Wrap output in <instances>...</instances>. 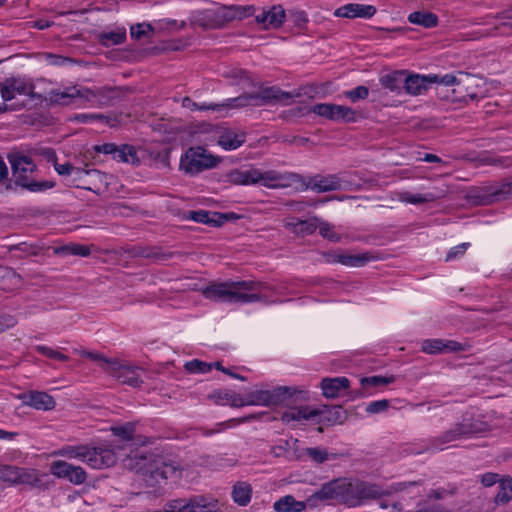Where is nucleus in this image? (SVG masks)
Instances as JSON below:
<instances>
[{
	"label": "nucleus",
	"instance_id": "f257e3e1",
	"mask_svg": "<svg viewBox=\"0 0 512 512\" xmlns=\"http://www.w3.org/2000/svg\"><path fill=\"white\" fill-rule=\"evenodd\" d=\"M125 466L140 474L149 487L161 485L168 478L181 477V470L175 463L158 455H144L135 452L124 461Z\"/></svg>",
	"mask_w": 512,
	"mask_h": 512
},
{
	"label": "nucleus",
	"instance_id": "f03ea898",
	"mask_svg": "<svg viewBox=\"0 0 512 512\" xmlns=\"http://www.w3.org/2000/svg\"><path fill=\"white\" fill-rule=\"evenodd\" d=\"M264 285L254 281L212 282L202 289L206 299L228 303H253L262 301Z\"/></svg>",
	"mask_w": 512,
	"mask_h": 512
},
{
	"label": "nucleus",
	"instance_id": "7ed1b4c3",
	"mask_svg": "<svg viewBox=\"0 0 512 512\" xmlns=\"http://www.w3.org/2000/svg\"><path fill=\"white\" fill-rule=\"evenodd\" d=\"M68 459H79L93 469H104L113 466L117 461L114 448L110 444L99 446L65 445L52 453Z\"/></svg>",
	"mask_w": 512,
	"mask_h": 512
},
{
	"label": "nucleus",
	"instance_id": "20e7f679",
	"mask_svg": "<svg viewBox=\"0 0 512 512\" xmlns=\"http://www.w3.org/2000/svg\"><path fill=\"white\" fill-rule=\"evenodd\" d=\"M12 176L16 185L22 186L31 192H41L53 187V183L43 181H30V175L35 171L36 165L24 155L14 154L9 157Z\"/></svg>",
	"mask_w": 512,
	"mask_h": 512
},
{
	"label": "nucleus",
	"instance_id": "39448f33",
	"mask_svg": "<svg viewBox=\"0 0 512 512\" xmlns=\"http://www.w3.org/2000/svg\"><path fill=\"white\" fill-rule=\"evenodd\" d=\"M296 389L289 386H277L273 389H257L241 395V407L243 406H276L290 399Z\"/></svg>",
	"mask_w": 512,
	"mask_h": 512
},
{
	"label": "nucleus",
	"instance_id": "423d86ee",
	"mask_svg": "<svg viewBox=\"0 0 512 512\" xmlns=\"http://www.w3.org/2000/svg\"><path fill=\"white\" fill-rule=\"evenodd\" d=\"M480 430L477 423L472 422L468 418H464L460 423L455 424L440 436L431 438L427 446L421 452L443 450L449 443L469 438L473 434L480 432Z\"/></svg>",
	"mask_w": 512,
	"mask_h": 512
},
{
	"label": "nucleus",
	"instance_id": "0eeeda50",
	"mask_svg": "<svg viewBox=\"0 0 512 512\" xmlns=\"http://www.w3.org/2000/svg\"><path fill=\"white\" fill-rule=\"evenodd\" d=\"M110 89L90 90L88 88H78L76 86L67 87L63 90L55 89L49 93V99L52 103L59 105H68L76 98H83L88 102L98 105H106L101 97H105L106 93H110Z\"/></svg>",
	"mask_w": 512,
	"mask_h": 512
},
{
	"label": "nucleus",
	"instance_id": "6e6552de",
	"mask_svg": "<svg viewBox=\"0 0 512 512\" xmlns=\"http://www.w3.org/2000/svg\"><path fill=\"white\" fill-rule=\"evenodd\" d=\"M217 160L202 147H192L181 158L180 168L189 174L199 173L216 166Z\"/></svg>",
	"mask_w": 512,
	"mask_h": 512
},
{
	"label": "nucleus",
	"instance_id": "1a4fd4ad",
	"mask_svg": "<svg viewBox=\"0 0 512 512\" xmlns=\"http://www.w3.org/2000/svg\"><path fill=\"white\" fill-rule=\"evenodd\" d=\"M302 181V176L294 172H280L277 170H260L256 168V184L269 189L288 188Z\"/></svg>",
	"mask_w": 512,
	"mask_h": 512
},
{
	"label": "nucleus",
	"instance_id": "9d476101",
	"mask_svg": "<svg viewBox=\"0 0 512 512\" xmlns=\"http://www.w3.org/2000/svg\"><path fill=\"white\" fill-rule=\"evenodd\" d=\"M142 372L143 370L140 367L114 358L107 374L114 377L121 384L140 387L143 384Z\"/></svg>",
	"mask_w": 512,
	"mask_h": 512
},
{
	"label": "nucleus",
	"instance_id": "9b49d317",
	"mask_svg": "<svg viewBox=\"0 0 512 512\" xmlns=\"http://www.w3.org/2000/svg\"><path fill=\"white\" fill-rule=\"evenodd\" d=\"M50 473L56 478L66 479L74 485H82L87 480V473L81 466L63 460L53 461L50 464Z\"/></svg>",
	"mask_w": 512,
	"mask_h": 512
},
{
	"label": "nucleus",
	"instance_id": "f8f14e48",
	"mask_svg": "<svg viewBox=\"0 0 512 512\" xmlns=\"http://www.w3.org/2000/svg\"><path fill=\"white\" fill-rule=\"evenodd\" d=\"M297 185L300 186L298 189L302 191L310 189L317 193H325L342 189V181L336 175H315L310 177L308 181L302 177V181H299Z\"/></svg>",
	"mask_w": 512,
	"mask_h": 512
},
{
	"label": "nucleus",
	"instance_id": "ddd939ff",
	"mask_svg": "<svg viewBox=\"0 0 512 512\" xmlns=\"http://www.w3.org/2000/svg\"><path fill=\"white\" fill-rule=\"evenodd\" d=\"M0 94L5 102L11 101L17 95L33 96L34 85L25 78H7L0 84Z\"/></svg>",
	"mask_w": 512,
	"mask_h": 512
},
{
	"label": "nucleus",
	"instance_id": "4468645a",
	"mask_svg": "<svg viewBox=\"0 0 512 512\" xmlns=\"http://www.w3.org/2000/svg\"><path fill=\"white\" fill-rule=\"evenodd\" d=\"M253 93L255 106H264L275 103L290 105L295 97L293 93L282 91L277 87H261L258 91ZM296 96H298V94H296Z\"/></svg>",
	"mask_w": 512,
	"mask_h": 512
},
{
	"label": "nucleus",
	"instance_id": "2eb2a0df",
	"mask_svg": "<svg viewBox=\"0 0 512 512\" xmlns=\"http://www.w3.org/2000/svg\"><path fill=\"white\" fill-rule=\"evenodd\" d=\"M469 345L447 339H425L421 343V350L426 354H446L466 351Z\"/></svg>",
	"mask_w": 512,
	"mask_h": 512
},
{
	"label": "nucleus",
	"instance_id": "dca6fc26",
	"mask_svg": "<svg viewBox=\"0 0 512 512\" xmlns=\"http://www.w3.org/2000/svg\"><path fill=\"white\" fill-rule=\"evenodd\" d=\"M346 492V481L334 479L324 483L317 491L308 497V502L316 504L317 502L337 499Z\"/></svg>",
	"mask_w": 512,
	"mask_h": 512
},
{
	"label": "nucleus",
	"instance_id": "f3484780",
	"mask_svg": "<svg viewBox=\"0 0 512 512\" xmlns=\"http://www.w3.org/2000/svg\"><path fill=\"white\" fill-rule=\"evenodd\" d=\"M319 410L311 409L308 406L292 407L283 412L281 420L293 427L297 424H303L304 422L314 419L318 416Z\"/></svg>",
	"mask_w": 512,
	"mask_h": 512
},
{
	"label": "nucleus",
	"instance_id": "a211bd4d",
	"mask_svg": "<svg viewBox=\"0 0 512 512\" xmlns=\"http://www.w3.org/2000/svg\"><path fill=\"white\" fill-rule=\"evenodd\" d=\"M376 13L373 5L349 3L337 8L334 15L343 18H364L369 19Z\"/></svg>",
	"mask_w": 512,
	"mask_h": 512
},
{
	"label": "nucleus",
	"instance_id": "6ab92c4d",
	"mask_svg": "<svg viewBox=\"0 0 512 512\" xmlns=\"http://www.w3.org/2000/svg\"><path fill=\"white\" fill-rule=\"evenodd\" d=\"M377 256L372 252H364L362 254H333L328 259V262L331 263H340L344 266L348 267H362L366 263L377 260Z\"/></svg>",
	"mask_w": 512,
	"mask_h": 512
},
{
	"label": "nucleus",
	"instance_id": "aec40b11",
	"mask_svg": "<svg viewBox=\"0 0 512 512\" xmlns=\"http://www.w3.org/2000/svg\"><path fill=\"white\" fill-rule=\"evenodd\" d=\"M20 398L27 406L37 410H51L55 407V401L52 396L45 392L32 391L22 394Z\"/></svg>",
	"mask_w": 512,
	"mask_h": 512
},
{
	"label": "nucleus",
	"instance_id": "412c9836",
	"mask_svg": "<svg viewBox=\"0 0 512 512\" xmlns=\"http://www.w3.org/2000/svg\"><path fill=\"white\" fill-rule=\"evenodd\" d=\"M285 19V11L281 6H273L269 10H263L256 16V21L265 29L280 27Z\"/></svg>",
	"mask_w": 512,
	"mask_h": 512
},
{
	"label": "nucleus",
	"instance_id": "4be33fe9",
	"mask_svg": "<svg viewBox=\"0 0 512 512\" xmlns=\"http://www.w3.org/2000/svg\"><path fill=\"white\" fill-rule=\"evenodd\" d=\"M350 381L346 377L324 378L321 381L322 393L326 398H336L348 389Z\"/></svg>",
	"mask_w": 512,
	"mask_h": 512
},
{
	"label": "nucleus",
	"instance_id": "5701e85b",
	"mask_svg": "<svg viewBox=\"0 0 512 512\" xmlns=\"http://www.w3.org/2000/svg\"><path fill=\"white\" fill-rule=\"evenodd\" d=\"M445 193L446 191L444 190L417 194L411 193L409 191H402L398 193V200L403 203L418 205L442 198Z\"/></svg>",
	"mask_w": 512,
	"mask_h": 512
},
{
	"label": "nucleus",
	"instance_id": "b1692460",
	"mask_svg": "<svg viewBox=\"0 0 512 512\" xmlns=\"http://www.w3.org/2000/svg\"><path fill=\"white\" fill-rule=\"evenodd\" d=\"M430 84L431 76L405 75L403 87L408 94L416 96L423 94Z\"/></svg>",
	"mask_w": 512,
	"mask_h": 512
},
{
	"label": "nucleus",
	"instance_id": "393cba45",
	"mask_svg": "<svg viewBox=\"0 0 512 512\" xmlns=\"http://www.w3.org/2000/svg\"><path fill=\"white\" fill-rule=\"evenodd\" d=\"M188 219L203 224H212L214 226L222 225L226 220H228L227 214H221L217 212L210 213L205 210L199 211H189Z\"/></svg>",
	"mask_w": 512,
	"mask_h": 512
},
{
	"label": "nucleus",
	"instance_id": "a878e982",
	"mask_svg": "<svg viewBox=\"0 0 512 512\" xmlns=\"http://www.w3.org/2000/svg\"><path fill=\"white\" fill-rule=\"evenodd\" d=\"M208 399L217 405H230L232 407H241V395L231 390H214L208 394Z\"/></svg>",
	"mask_w": 512,
	"mask_h": 512
},
{
	"label": "nucleus",
	"instance_id": "bb28decb",
	"mask_svg": "<svg viewBox=\"0 0 512 512\" xmlns=\"http://www.w3.org/2000/svg\"><path fill=\"white\" fill-rule=\"evenodd\" d=\"M227 179L234 185H255L256 168H251L248 170H232L228 173Z\"/></svg>",
	"mask_w": 512,
	"mask_h": 512
},
{
	"label": "nucleus",
	"instance_id": "cd10ccee",
	"mask_svg": "<svg viewBox=\"0 0 512 512\" xmlns=\"http://www.w3.org/2000/svg\"><path fill=\"white\" fill-rule=\"evenodd\" d=\"M273 508L276 512H302L306 508L303 501H297L292 495H286L278 499Z\"/></svg>",
	"mask_w": 512,
	"mask_h": 512
},
{
	"label": "nucleus",
	"instance_id": "c85d7f7f",
	"mask_svg": "<svg viewBox=\"0 0 512 512\" xmlns=\"http://www.w3.org/2000/svg\"><path fill=\"white\" fill-rule=\"evenodd\" d=\"M405 75L406 73L404 71H394L382 76L380 78V84L385 89L398 93L402 86H404Z\"/></svg>",
	"mask_w": 512,
	"mask_h": 512
},
{
	"label": "nucleus",
	"instance_id": "c756f323",
	"mask_svg": "<svg viewBox=\"0 0 512 512\" xmlns=\"http://www.w3.org/2000/svg\"><path fill=\"white\" fill-rule=\"evenodd\" d=\"M41 484L39 471L32 468L18 467L16 485H29L37 487Z\"/></svg>",
	"mask_w": 512,
	"mask_h": 512
},
{
	"label": "nucleus",
	"instance_id": "7c9ffc66",
	"mask_svg": "<svg viewBox=\"0 0 512 512\" xmlns=\"http://www.w3.org/2000/svg\"><path fill=\"white\" fill-rule=\"evenodd\" d=\"M252 487L247 482H237L232 489L233 501L239 506H246L251 501Z\"/></svg>",
	"mask_w": 512,
	"mask_h": 512
},
{
	"label": "nucleus",
	"instance_id": "2f4dec72",
	"mask_svg": "<svg viewBox=\"0 0 512 512\" xmlns=\"http://www.w3.org/2000/svg\"><path fill=\"white\" fill-rule=\"evenodd\" d=\"M472 80H473V77H471L468 74L462 73V72H459L458 75L445 74L443 76H439V75L431 76L432 83H439L444 86L463 85Z\"/></svg>",
	"mask_w": 512,
	"mask_h": 512
},
{
	"label": "nucleus",
	"instance_id": "473e14b6",
	"mask_svg": "<svg viewBox=\"0 0 512 512\" xmlns=\"http://www.w3.org/2000/svg\"><path fill=\"white\" fill-rule=\"evenodd\" d=\"M408 21L425 28H432L437 25L438 17L432 12L415 11L409 14Z\"/></svg>",
	"mask_w": 512,
	"mask_h": 512
},
{
	"label": "nucleus",
	"instance_id": "72a5a7b5",
	"mask_svg": "<svg viewBox=\"0 0 512 512\" xmlns=\"http://www.w3.org/2000/svg\"><path fill=\"white\" fill-rule=\"evenodd\" d=\"M346 491L357 499H367L376 496L375 487L362 481L346 484Z\"/></svg>",
	"mask_w": 512,
	"mask_h": 512
},
{
	"label": "nucleus",
	"instance_id": "f704fd0d",
	"mask_svg": "<svg viewBox=\"0 0 512 512\" xmlns=\"http://www.w3.org/2000/svg\"><path fill=\"white\" fill-rule=\"evenodd\" d=\"M245 142L244 134L227 131L218 138V144L225 150H235Z\"/></svg>",
	"mask_w": 512,
	"mask_h": 512
},
{
	"label": "nucleus",
	"instance_id": "c9c22d12",
	"mask_svg": "<svg viewBox=\"0 0 512 512\" xmlns=\"http://www.w3.org/2000/svg\"><path fill=\"white\" fill-rule=\"evenodd\" d=\"M301 456H307L317 464H322L329 460L336 459V454L329 453L324 448L319 447H308L302 450Z\"/></svg>",
	"mask_w": 512,
	"mask_h": 512
},
{
	"label": "nucleus",
	"instance_id": "e433bc0d",
	"mask_svg": "<svg viewBox=\"0 0 512 512\" xmlns=\"http://www.w3.org/2000/svg\"><path fill=\"white\" fill-rule=\"evenodd\" d=\"M126 39V30L118 28L114 31L103 32L99 35V40L102 45L109 47L113 45L122 44Z\"/></svg>",
	"mask_w": 512,
	"mask_h": 512
},
{
	"label": "nucleus",
	"instance_id": "4c0bfd02",
	"mask_svg": "<svg viewBox=\"0 0 512 512\" xmlns=\"http://www.w3.org/2000/svg\"><path fill=\"white\" fill-rule=\"evenodd\" d=\"M356 119V113L348 106L332 104L331 120L337 122H353Z\"/></svg>",
	"mask_w": 512,
	"mask_h": 512
},
{
	"label": "nucleus",
	"instance_id": "58836bf2",
	"mask_svg": "<svg viewBox=\"0 0 512 512\" xmlns=\"http://www.w3.org/2000/svg\"><path fill=\"white\" fill-rule=\"evenodd\" d=\"M218 105L219 109L221 107L242 108L246 106H255L254 93H244L238 97L227 99L225 102Z\"/></svg>",
	"mask_w": 512,
	"mask_h": 512
},
{
	"label": "nucleus",
	"instance_id": "ea45409f",
	"mask_svg": "<svg viewBox=\"0 0 512 512\" xmlns=\"http://www.w3.org/2000/svg\"><path fill=\"white\" fill-rule=\"evenodd\" d=\"M489 196L492 201H505L512 199V181L491 187Z\"/></svg>",
	"mask_w": 512,
	"mask_h": 512
},
{
	"label": "nucleus",
	"instance_id": "a19ab883",
	"mask_svg": "<svg viewBox=\"0 0 512 512\" xmlns=\"http://www.w3.org/2000/svg\"><path fill=\"white\" fill-rule=\"evenodd\" d=\"M114 160L123 163H131L134 164L138 162L137 152L135 148L131 145H121L117 147L116 153L114 155Z\"/></svg>",
	"mask_w": 512,
	"mask_h": 512
},
{
	"label": "nucleus",
	"instance_id": "79ce46f5",
	"mask_svg": "<svg viewBox=\"0 0 512 512\" xmlns=\"http://www.w3.org/2000/svg\"><path fill=\"white\" fill-rule=\"evenodd\" d=\"M512 500V478L507 477L499 481V491L495 496L496 504H506Z\"/></svg>",
	"mask_w": 512,
	"mask_h": 512
},
{
	"label": "nucleus",
	"instance_id": "37998d69",
	"mask_svg": "<svg viewBox=\"0 0 512 512\" xmlns=\"http://www.w3.org/2000/svg\"><path fill=\"white\" fill-rule=\"evenodd\" d=\"M319 415H321L323 421L330 424H341L346 418L345 411L341 406H333L325 411H319Z\"/></svg>",
	"mask_w": 512,
	"mask_h": 512
},
{
	"label": "nucleus",
	"instance_id": "c03bdc74",
	"mask_svg": "<svg viewBox=\"0 0 512 512\" xmlns=\"http://www.w3.org/2000/svg\"><path fill=\"white\" fill-rule=\"evenodd\" d=\"M55 253L87 257L90 255L91 251L90 248L86 245L70 244L55 249Z\"/></svg>",
	"mask_w": 512,
	"mask_h": 512
},
{
	"label": "nucleus",
	"instance_id": "a18cd8bd",
	"mask_svg": "<svg viewBox=\"0 0 512 512\" xmlns=\"http://www.w3.org/2000/svg\"><path fill=\"white\" fill-rule=\"evenodd\" d=\"M78 353L83 357L89 358L92 361L97 362L99 366L103 369V371L106 373L114 360V358H107L103 354L90 352L86 350H79Z\"/></svg>",
	"mask_w": 512,
	"mask_h": 512
},
{
	"label": "nucleus",
	"instance_id": "49530a36",
	"mask_svg": "<svg viewBox=\"0 0 512 512\" xmlns=\"http://www.w3.org/2000/svg\"><path fill=\"white\" fill-rule=\"evenodd\" d=\"M18 466L0 463V481L9 485H16Z\"/></svg>",
	"mask_w": 512,
	"mask_h": 512
},
{
	"label": "nucleus",
	"instance_id": "de8ad7c7",
	"mask_svg": "<svg viewBox=\"0 0 512 512\" xmlns=\"http://www.w3.org/2000/svg\"><path fill=\"white\" fill-rule=\"evenodd\" d=\"M318 227L319 233L323 238L333 242H339L341 240V236L335 232L334 225L319 219Z\"/></svg>",
	"mask_w": 512,
	"mask_h": 512
},
{
	"label": "nucleus",
	"instance_id": "09e8293b",
	"mask_svg": "<svg viewBox=\"0 0 512 512\" xmlns=\"http://www.w3.org/2000/svg\"><path fill=\"white\" fill-rule=\"evenodd\" d=\"M113 435L121 438L122 440L130 441L133 439L135 432V425L132 423H126L121 426H114L111 428Z\"/></svg>",
	"mask_w": 512,
	"mask_h": 512
},
{
	"label": "nucleus",
	"instance_id": "8fccbe9b",
	"mask_svg": "<svg viewBox=\"0 0 512 512\" xmlns=\"http://www.w3.org/2000/svg\"><path fill=\"white\" fill-rule=\"evenodd\" d=\"M319 218L313 216L307 220H300V226L297 231V235H310L315 232L318 227Z\"/></svg>",
	"mask_w": 512,
	"mask_h": 512
},
{
	"label": "nucleus",
	"instance_id": "3c124183",
	"mask_svg": "<svg viewBox=\"0 0 512 512\" xmlns=\"http://www.w3.org/2000/svg\"><path fill=\"white\" fill-rule=\"evenodd\" d=\"M185 368L190 373H202V374H205V373H208V372H210L212 370V364L195 359V360H192V361H188L185 364Z\"/></svg>",
	"mask_w": 512,
	"mask_h": 512
},
{
	"label": "nucleus",
	"instance_id": "603ef678",
	"mask_svg": "<svg viewBox=\"0 0 512 512\" xmlns=\"http://www.w3.org/2000/svg\"><path fill=\"white\" fill-rule=\"evenodd\" d=\"M154 31V28L149 23H139L133 25L130 28V35L134 39H140L144 36L151 35Z\"/></svg>",
	"mask_w": 512,
	"mask_h": 512
},
{
	"label": "nucleus",
	"instance_id": "864d4df0",
	"mask_svg": "<svg viewBox=\"0 0 512 512\" xmlns=\"http://www.w3.org/2000/svg\"><path fill=\"white\" fill-rule=\"evenodd\" d=\"M182 106L191 111L194 110H219V105L216 104H198L189 97H184L182 100Z\"/></svg>",
	"mask_w": 512,
	"mask_h": 512
},
{
	"label": "nucleus",
	"instance_id": "5fc2aeb1",
	"mask_svg": "<svg viewBox=\"0 0 512 512\" xmlns=\"http://www.w3.org/2000/svg\"><path fill=\"white\" fill-rule=\"evenodd\" d=\"M35 349L38 353H40L48 358L56 359L59 361L68 360V357L66 355L60 353L59 351L53 350L52 348L47 347L45 345H38V346H36Z\"/></svg>",
	"mask_w": 512,
	"mask_h": 512
},
{
	"label": "nucleus",
	"instance_id": "6e6d98bb",
	"mask_svg": "<svg viewBox=\"0 0 512 512\" xmlns=\"http://www.w3.org/2000/svg\"><path fill=\"white\" fill-rule=\"evenodd\" d=\"M344 94L352 102H356L358 100L366 99L369 94V90L365 86H358L352 90L346 91Z\"/></svg>",
	"mask_w": 512,
	"mask_h": 512
},
{
	"label": "nucleus",
	"instance_id": "4d7b16f0",
	"mask_svg": "<svg viewBox=\"0 0 512 512\" xmlns=\"http://www.w3.org/2000/svg\"><path fill=\"white\" fill-rule=\"evenodd\" d=\"M311 112L321 116L325 117L329 120H331V113H332V104L331 103H321L316 104L311 108Z\"/></svg>",
	"mask_w": 512,
	"mask_h": 512
},
{
	"label": "nucleus",
	"instance_id": "13d9d810",
	"mask_svg": "<svg viewBox=\"0 0 512 512\" xmlns=\"http://www.w3.org/2000/svg\"><path fill=\"white\" fill-rule=\"evenodd\" d=\"M389 407V401L386 399L373 401L368 404L366 411L371 414L380 413Z\"/></svg>",
	"mask_w": 512,
	"mask_h": 512
},
{
	"label": "nucleus",
	"instance_id": "bf43d9fd",
	"mask_svg": "<svg viewBox=\"0 0 512 512\" xmlns=\"http://www.w3.org/2000/svg\"><path fill=\"white\" fill-rule=\"evenodd\" d=\"M392 380L386 377L381 376H372L367 378H362L361 383L362 385H371V386H380V385H387Z\"/></svg>",
	"mask_w": 512,
	"mask_h": 512
},
{
	"label": "nucleus",
	"instance_id": "052dcab7",
	"mask_svg": "<svg viewBox=\"0 0 512 512\" xmlns=\"http://www.w3.org/2000/svg\"><path fill=\"white\" fill-rule=\"evenodd\" d=\"M468 246H469V243H462L460 245H457V246L451 248L449 250L445 260L451 261V260L456 259L457 257L462 256L465 253Z\"/></svg>",
	"mask_w": 512,
	"mask_h": 512
},
{
	"label": "nucleus",
	"instance_id": "680f3d73",
	"mask_svg": "<svg viewBox=\"0 0 512 512\" xmlns=\"http://www.w3.org/2000/svg\"><path fill=\"white\" fill-rule=\"evenodd\" d=\"M55 170L58 172V174L63 176H68L73 173H78L80 171L79 168L74 167L70 163H64V164H55Z\"/></svg>",
	"mask_w": 512,
	"mask_h": 512
},
{
	"label": "nucleus",
	"instance_id": "e2e57ef3",
	"mask_svg": "<svg viewBox=\"0 0 512 512\" xmlns=\"http://www.w3.org/2000/svg\"><path fill=\"white\" fill-rule=\"evenodd\" d=\"M16 319L11 315H1L0 316V333L5 330L12 328L16 325Z\"/></svg>",
	"mask_w": 512,
	"mask_h": 512
},
{
	"label": "nucleus",
	"instance_id": "0e129e2a",
	"mask_svg": "<svg viewBox=\"0 0 512 512\" xmlns=\"http://www.w3.org/2000/svg\"><path fill=\"white\" fill-rule=\"evenodd\" d=\"M315 202H305V201H291L286 204L293 212H303L307 206L315 205Z\"/></svg>",
	"mask_w": 512,
	"mask_h": 512
},
{
	"label": "nucleus",
	"instance_id": "69168bd1",
	"mask_svg": "<svg viewBox=\"0 0 512 512\" xmlns=\"http://www.w3.org/2000/svg\"><path fill=\"white\" fill-rule=\"evenodd\" d=\"M499 20H500V22H499L497 28H500V27L512 28V8L501 13L499 16Z\"/></svg>",
	"mask_w": 512,
	"mask_h": 512
},
{
	"label": "nucleus",
	"instance_id": "338daca9",
	"mask_svg": "<svg viewBox=\"0 0 512 512\" xmlns=\"http://www.w3.org/2000/svg\"><path fill=\"white\" fill-rule=\"evenodd\" d=\"M117 147L118 146L114 143H105L102 145L95 146V150L100 153L112 155V157L114 158Z\"/></svg>",
	"mask_w": 512,
	"mask_h": 512
},
{
	"label": "nucleus",
	"instance_id": "774afa93",
	"mask_svg": "<svg viewBox=\"0 0 512 512\" xmlns=\"http://www.w3.org/2000/svg\"><path fill=\"white\" fill-rule=\"evenodd\" d=\"M498 481V474L496 473L489 472L481 476V483L486 487H490Z\"/></svg>",
	"mask_w": 512,
	"mask_h": 512
}]
</instances>
